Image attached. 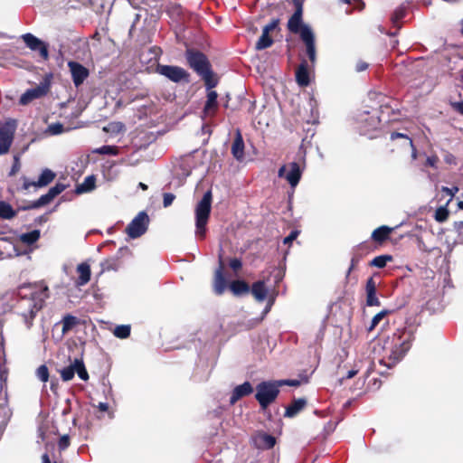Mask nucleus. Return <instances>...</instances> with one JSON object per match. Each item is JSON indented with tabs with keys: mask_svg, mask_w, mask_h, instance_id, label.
I'll list each match as a JSON object with an SVG mask.
<instances>
[{
	"mask_svg": "<svg viewBox=\"0 0 463 463\" xmlns=\"http://www.w3.org/2000/svg\"><path fill=\"white\" fill-rule=\"evenodd\" d=\"M16 313L23 318L25 326H33L37 313L44 307L49 298V288L37 284H23L17 288Z\"/></svg>",
	"mask_w": 463,
	"mask_h": 463,
	"instance_id": "nucleus-1",
	"label": "nucleus"
},
{
	"mask_svg": "<svg viewBox=\"0 0 463 463\" xmlns=\"http://www.w3.org/2000/svg\"><path fill=\"white\" fill-rule=\"evenodd\" d=\"M414 339V333L411 329L407 327L397 328L392 335H388L384 339L383 349L385 355L380 363L384 364L389 368L395 365L411 349Z\"/></svg>",
	"mask_w": 463,
	"mask_h": 463,
	"instance_id": "nucleus-2",
	"label": "nucleus"
},
{
	"mask_svg": "<svg viewBox=\"0 0 463 463\" xmlns=\"http://www.w3.org/2000/svg\"><path fill=\"white\" fill-rule=\"evenodd\" d=\"M212 200L213 194L209 190L203 194V198L195 207L196 235L200 239H204L206 235V225L212 210Z\"/></svg>",
	"mask_w": 463,
	"mask_h": 463,
	"instance_id": "nucleus-3",
	"label": "nucleus"
},
{
	"mask_svg": "<svg viewBox=\"0 0 463 463\" xmlns=\"http://www.w3.org/2000/svg\"><path fill=\"white\" fill-rule=\"evenodd\" d=\"M279 384L276 381H263L256 386L255 399L262 411L276 401L279 394Z\"/></svg>",
	"mask_w": 463,
	"mask_h": 463,
	"instance_id": "nucleus-4",
	"label": "nucleus"
},
{
	"mask_svg": "<svg viewBox=\"0 0 463 463\" xmlns=\"http://www.w3.org/2000/svg\"><path fill=\"white\" fill-rule=\"evenodd\" d=\"M16 120L9 118L0 122V155H5L13 144L16 130Z\"/></svg>",
	"mask_w": 463,
	"mask_h": 463,
	"instance_id": "nucleus-5",
	"label": "nucleus"
},
{
	"mask_svg": "<svg viewBox=\"0 0 463 463\" xmlns=\"http://www.w3.org/2000/svg\"><path fill=\"white\" fill-rule=\"evenodd\" d=\"M295 11L288 21V30L294 33L299 34L300 38L305 28H310L303 23V0H292Z\"/></svg>",
	"mask_w": 463,
	"mask_h": 463,
	"instance_id": "nucleus-6",
	"label": "nucleus"
},
{
	"mask_svg": "<svg viewBox=\"0 0 463 463\" xmlns=\"http://www.w3.org/2000/svg\"><path fill=\"white\" fill-rule=\"evenodd\" d=\"M185 57L190 68L198 75L212 68L207 56L200 51L189 49L185 52Z\"/></svg>",
	"mask_w": 463,
	"mask_h": 463,
	"instance_id": "nucleus-7",
	"label": "nucleus"
},
{
	"mask_svg": "<svg viewBox=\"0 0 463 463\" xmlns=\"http://www.w3.org/2000/svg\"><path fill=\"white\" fill-rule=\"evenodd\" d=\"M149 217L145 211L139 212L126 228V233L131 239L142 236L148 228Z\"/></svg>",
	"mask_w": 463,
	"mask_h": 463,
	"instance_id": "nucleus-8",
	"label": "nucleus"
},
{
	"mask_svg": "<svg viewBox=\"0 0 463 463\" xmlns=\"http://www.w3.org/2000/svg\"><path fill=\"white\" fill-rule=\"evenodd\" d=\"M67 188V185L57 183L54 186L49 189V191L43 194L38 200L32 202L31 203L27 205L21 206L19 209L22 211H27L31 209H37L41 208L43 206H45L49 204L52 200L61 194L65 189Z\"/></svg>",
	"mask_w": 463,
	"mask_h": 463,
	"instance_id": "nucleus-9",
	"label": "nucleus"
},
{
	"mask_svg": "<svg viewBox=\"0 0 463 463\" xmlns=\"http://www.w3.org/2000/svg\"><path fill=\"white\" fill-rule=\"evenodd\" d=\"M157 72L173 82H185L190 81V74L184 69L174 65H161L159 64L156 69Z\"/></svg>",
	"mask_w": 463,
	"mask_h": 463,
	"instance_id": "nucleus-10",
	"label": "nucleus"
},
{
	"mask_svg": "<svg viewBox=\"0 0 463 463\" xmlns=\"http://www.w3.org/2000/svg\"><path fill=\"white\" fill-rule=\"evenodd\" d=\"M278 174L279 177L285 178L291 187H295L300 181L302 170L298 163L291 162L282 165Z\"/></svg>",
	"mask_w": 463,
	"mask_h": 463,
	"instance_id": "nucleus-11",
	"label": "nucleus"
},
{
	"mask_svg": "<svg viewBox=\"0 0 463 463\" xmlns=\"http://www.w3.org/2000/svg\"><path fill=\"white\" fill-rule=\"evenodd\" d=\"M372 250V245L367 241L359 243L353 249L350 266L345 275L346 279L349 278L351 272L357 268L359 262L363 260V258L369 254Z\"/></svg>",
	"mask_w": 463,
	"mask_h": 463,
	"instance_id": "nucleus-12",
	"label": "nucleus"
},
{
	"mask_svg": "<svg viewBox=\"0 0 463 463\" xmlns=\"http://www.w3.org/2000/svg\"><path fill=\"white\" fill-rule=\"evenodd\" d=\"M380 119L377 116L370 115L369 112H364L359 116V129L363 135L373 137L372 133L379 128Z\"/></svg>",
	"mask_w": 463,
	"mask_h": 463,
	"instance_id": "nucleus-13",
	"label": "nucleus"
},
{
	"mask_svg": "<svg viewBox=\"0 0 463 463\" xmlns=\"http://www.w3.org/2000/svg\"><path fill=\"white\" fill-rule=\"evenodd\" d=\"M25 45L34 52H39L40 56L44 60L49 59L48 44L32 33H25L22 36Z\"/></svg>",
	"mask_w": 463,
	"mask_h": 463,
	"instance_id": "nucleus-14",
	"label": "nucleus"
},
{
	"mask_svg": "<svg viewBox=\"0 0 463 463\" xmlns=\"http://www.w3.org/2000/svg\"><path fill=\"white\" fill-rule=\"evenodd\" d=\"M56 177V174L49 169L45 168L43 170L37 181H30L25 176L23 177L24 183L22 188L24 190H28L31 186L34 187H45L50 184Z\"/></svg>",
	"mask_w": 463,
	"mask_h": 463,
	"instance_id": "nucleus-15",
	"label": "nucleus"
},
{
	"mask_svg": "<svg viewBox=\"0 0 463 463\" xmlns=\"http://www.w3.org/2000/svg\"><path fill=\"white\" fill-rule=\"evenodd\" d=\"M213 288L217 296L222 295L227 288V280L224 275V264L222 255L219 256V267L214 271Z\"/></svg>",
	"mask_w": 463,
	"mask_h": 463,
	"instance_id": "nucleus-16",
	"label": "nucleus"
},
{
	"mask_svg": "<svg viewBox=\"0 0 463 463\" xmlns=\"http://www.w3.org/2000/svg\"><path fill=\"white\" fill-rule=\"evenodd\" d=\"M49 92V84H41L35 88L27 90L19 99V104L25 106L36 99L45 96Z\"/></svg>",
	"mask_w": 463,
	"mask_h": 463,
	"instance_id": "nucleus-17",
	"label": "nucleus"
},
{
	"mask_svg": "<svg viewBox=\"0 0 463 463\" xmlns=\"http://www.w3.org/2000/svg\"><path fill=\"white\" fill-rule=\"evenodd\" d=\"M68 67L71 74L72 81L76 87L80 86L90 75L89 70L78 61H69Z\"/></svg>",
	"mask_w": 463,
	"mask_h": 463,
	"instance_id": "nucleus-18",
	"label": "nucleus"
},
{
	"mask_svg": "<svg viewBox=\"0 0 463 463\" xmlns=\"http://www.w3.org/2000/svg\"><path fill=\"white\" fill-rule=\"evenodd\" d=\"M252 442L254 447L259 449H270L276 445V438L270 434L260 430L252 436Z\"/></svg>",
	"mask_w": 463,
	"mask_h": 463,
	"instance_id": "nucleus-19",
	"label": "nucleus"
},
{
	"mask_svg": "<svg viewBox=\"0 0 463 463\" xmlns=\"http://www.w3.org/2000/svg\"><path fill=\"white\" fill-rule=\"evenodd\" d=\"M301 40L305 43L306 52L308 56L309 61L312 64H314L317 61V51H316V43H315V35L311 30V28H305L302 33Z\"/></svg>",
	"mask_w": 463,
	"mask_h": 463,
	"instance_id": "nucleus-20",
	"label": "nucleus"
},
{
	"mask_svg": "<svg viewBox=\"0 0 463 463\" xmlns=\"http://www.w3.org/2000/svg\"><path fill=\"white\" fill-rule=\"evenodd\" d=\"M391 141L394 142L397 139L402 140L401 146L405 149H411V158L412 160L417 159L418 156V151L413 144L412 139L406 134L399 133V132H392L390 137Z\"/></svg>",
	"mask_w": 463,
	"mask_h": 463,
	"instance_id": "nucleus-21",
	"label": "nucleus"
},
{
	"mask_svg": "<svg viewBox=\"0 0 463 463\" xmlns=\"http://www.w3.org/2000/svg\"><path fill=\"white\" fill-rule=\"evenodd\" d=\"M296 81L300 87H307L310 83L308 64L306 60H302L296 70Z\"/></svg>",
	"mask_w": 463,
	"mask_h": 463,
	"instance_id": "nucleus-22",
	"label": "nucleus"
},
{
	"mask_svg": "<svg viewBox=\"0 0 463 463\" xmlns=\"http://www.w3.org/2000/svg\"><path fill=\"white\" fill-rule=\"evenodd\" d=\"M252 392L253 388L250 382H245L242 384L237 385L232 392L230 402L234 404L237 401L244 396L250 395Z\"/></svg>",
	"mask_w": 463,
	"mask_h": 463,
	"instance_id": "nucleus-23",
	"label": "nucleus"
},
{
	"mask_svg": "<svg viewBox=\"0 0 463 463\" xmlns=\"http://www.w3.org/2000/svg\"><path fill=\"white\" fill-rule=\"evenodd\" d=\"M232 154L238 161H242L244 158V141L240 130H237L235 137L232 145Z\"/></svg>",
	"mask_w": 463,
	"mask_h": 463,
	"instance_id": "nucleus-24",
	"label": "nucleus"
},
{
	"mask_svg": "<svg viewBox=\"0 0 463 463\" xmlns=\"http://www.w3.org/2000/svg\"><path fill=\"white\" fill-rule=\"evenodd\" d=\"M393 229L385 225L376 228L371 235L373 241L378 245H383L387 240H389L391 233Z\"/></svg>",
	"mask_w": 463,
	"mask_h": 463,
	"instance_id": "nucleus-25",
	"label": "nucleus"
},
{
	"mask_svg": "<svg viewBox=\"0 0 463 463\" xmlns=\"http://www.w3.org/2000/svg\"><path fill=\"white\" fill-rule=\"evenodd\" d=\"M78 279L75 281L77 287L84 286L90 280L91 270L87 262H82L77 266Z\"/></svg>",
	"mask_w": 463,
	"mask_h": 463,
	"instance_id": "nucleus-26",
	"label": "nucleus"
},
{
	"mask_svg": "<svg viewBox=\"0 0 463 463\" xmlns=\"http://www.w3.org/2000/svg\"><path fill=\"white\" fill-rule=\"evenodd\" d=\"M250 292L252 294L254 298L259 302H263L268 295V289L265 286V280L260 279L254 282L251 287H250Z\"/></svg>",
	"mask_w": 463,
	"mask_h": 463,
	"instance_id": "nucleus-27",
	"label": "nucleus"
},
{
	"mask_svg": "<svg viewBox=\"0 0 463 463\" xmlns=\"http://www.w3.org/2000/svg\"><path fill=\"white\" fill-rule=\"evenodd\" d=\"M218 94L215 90H210L207 93V100L203 107V112L207 116H213L215 114L218 109V101H217Z\"/></svg>",
	"mask_w": 463,
	"mask_h": 463,
	"instance_id": "nucleus-28",
	"label": "nucleus"
},
{
	"mask_svg": "<svg viewBox=\"0 0 463 463\" xmlns=\"http://www.w3.org/2000/svg\"><path fill=\"white\" fill-rule=\"evenodd\" d=\"M307 405V400L304 398L294 399L286 408L285 417L293 418Z\"/></svg>",
	"mask_w": 463,
	"mask_h": 463,
	"instance_id": "nucleus-29",
	"label": "nucleus"
},
{
	"mask_svg": "<svg viewBox=\"0 0 463 463\" xmlns=\"http://www.w3.org/2000/svg\"><path fill=\"white\" fill-rule=\"evenodd\" d=\"M229 288L234 296H242L250 293V285L242 279H236L231 282Z\"/></svg>",
	"mask_w": 463,
	"mask_h": 463,
	"instance_id": "nucleus-30",
	"label": "nucleus"
},
{
	"mask_svg": "<svg viewBox=\"0 0 463 463\" xmlns=\"http://www.w3.org/2000/svg\"><path fill=\"white\" fill-rule=\"evenodd\" d=\"M61 323L62 324L61 327V333L62 335L68 334L70 331H71L75 326L80 324V318H78L75 316H72L71 314H66Z\"/></svg>",
	"mask_w": 463,
	"mask_h": 463,
	"instance_id": "nucleus-31",
	"label": "nucleus"
},
{
	"mask_svg": "<svg viewBox=\"0 0 463 463\" xmlns=\"http://www.w3.org/2000/svg\"><path fill=\"white\" fill-rule=\"evenodd\" d=\"M16 211L13 209L10 203L0 201V218L4 220H11L16 216Z\"/></svg>",
	"mask_w": 463,
	"mask_h": 463,
	"instance_id": "nucleus-32",
	"label": "nucleus"
},
{
	"mask_svg": "<svg viewBox=\"0 0 463 463\" xmlns=\"http://www.w3.org/2000/svg\"><path fill=\"white\" fill-rule=\"evenodd\" d=\"M274 41L269 35V33L262 30V34L259 38L256 43L255 49L258 51H261L270 47L273 44Z\"/></svg>",
	"mask_w": 463,
	"mask_h": 463,
	"instance_id": "nucleus-33",
	"label": "nucleus"
},
{
	"mask_svg": "<svg viewBox=\"0 0 463 463\" xmlns=\"http://www.w3.org/2000/svg\"><path fill=\"white\" fill-rule=\"evenodd\" d=\"M95 182L96 179L94 175L85 177L83 183L77 186L76 193L82 194L93 190L95 188Z\"/></svg>",
	"mask_w": 463,
	"mask_h": 463,
	"instance_id": "nucleus-34",
	"label": "nucleus"
},
{
	"mask_svg": "<svg viewBox=\"0 0 463 463\" xmlns=\"http://www.w3.org/2000/svg\"><path fill=\"white\" fill-rule=\"evenodd\" d=\"M40 235L39 230H33L30 232L21 234L20 241L27 245H32L40 239Z\"/></svg>",
	"mask_w": 463,
	"mask_h": 463,
	"instance_id": "nucleus-35",
	"label": "nucleus"
},
{
	"mask_svg": "<svg viewBox=\"0 0 463 463\" xmlns=\"http://www.w3.org/2000/svg\"><path fill=\"white\" fill-rule=\"evenodd\" d=\"M199 76H201L204 80L205 87L208 90L214 88L218 83V80L214 77L212 68L207 70L205 72H203V74H200Z\"/></svg>",
	"mask_w": 463,
	"mask_h": 463,
	"instance_id": "nucleus-36",
	"label": "nucleus"
},
{
	"mask_svg": "<svg viewBox=\"0 0 463 463\" xmlns=\"http://www.w3.org/2000/svg\"><path fill=\"white\" fill-rule=\"evenodd\" d=\"M74 372L78 374V376L83 380H89V373L86 370L85 364L81 359L75 358L74 359Z\"/></svg>",
	"mask_w": 463,
	"mask_h": 463,
	"instance_id": "nucleus-37",
	"label": "nucleus"
},
{
	"mask_svg": "<svg viewBox=\"0 0 463 463\" xmlns=\"http://www.w3.org/2000/svg\"><path fill=\"white\" fill-rule=\"evenodd\" d=\"M392 255H379L375 258H373L369 265L371 267H376V268H379V269H383L386 266L387 262L388 261H392Z\"/></svg>",
	"mask_w": 463,
	"mask_h": 463,
	"instance_id": "nucleus-38",
	"label": "nucleus"
},
{
	"mask_svg": "<svg viewBox=\"0 0 463 463\" xmlns=\"http://www.w3.org/2000/svg\"><path fill=\"white\" fill-rule=\"evenodd\" d=\"M118 260L115 258L104 260L101 266V273L105 271L117 270L118 269Z\"/></svg>",
	"mask_w": 463,
	"mask_h": 463,
	"instance_id": "nucleus-39",
	"label": "nucleus"
},
{
	"mask_svg": "<svg viewBox=\"0 0 463 463\" xmlns=\"http://www.w3.org/2000/svg\"><path fill=\"white\" fill-rule=\"evenodd\" d=\"M392 311L391 310H387V309H384V310H382L381 312L377 313L372 319L371 321V325L370 326L368 327V331H372L379 324L380 322L384 319L386 317L387 315L391 314Z\"/></svg>",
	"mask_w": 463,
	"mask_h": 463,
	"instance_id": "nucleus-40",
	"label": "nucleus"
},
{
	"mask_svg": "<svg viewBox=\"0 0 463 463\" xmlns=\"http://www.w3.org/2000/svg\"><path fill=\"white\" fill-rule=\"evenodd\" d=\"M130 326L121 325L115 327L114 335L120 339H125L130 335Z\"/></svg>",
	"mask_w": 463,
	"mask_h": 463,
	"instance_id": "nucleus-41",
	"label": "nucleus"
},
{
	"mask_svg": "<svg viewBox=\"0 0 463 463\" xmlns=\"http://www.w3.org/2000/svg\"><path fill=\"white\" fill-rule=\"evenodd\" d=\"M95 153L99 155H109V156H117L119 153L118 147L116 146H102L97 148Z\"/></svg>",
	"mask_w": 463,
	"mask_h": 463,
	"instance_id": "nucleus-42",
	"label": "nucleus"
},
{
	"mask_svg": "<svg viewBox=\"0 0 463 463\" xmlns=\"http://www.w3.org/2000/svg\"><path fill=\"white\" fill-rule=\"evenodd\" d=\"M60 373H61V377L62 381H64V382H68V381H71V379H73V377L75 375L74 362L72 364H71L69 366L61 369L60 371Z\"/></svg>",
	"mask_w": 463,
	"mask_h": 463,
	"instance_id": "nucleus-43",
	"label": "nucleus"
},
{
	"mask_svg": "<svg viewBox=\"0 0 463 463\" xmlns=\"http://www.w3.org/2000/svg\"><path fill=\"white\" fill-rule=\"evenodd\" d=\"M449 216V212L446 206L439 207L436 212L434 218L438 222H444L448 220Z\"/></svg>",
	"mask_w": 463,
	"mask_h": 463,
	"instance_id": "nucleus-44",
	"label": "nucleus"
},
{
	"mask_svg": "<svg viewBox=\"0 0 463 463\" xmlns=\"http://www.w3.org/2000/svg\"><path fill=\"white\" fill-rule=\"evenodd\" d=\"M37 377L43 382L46 383L49 380V369L45 364L40 365L36 370Z\"/></svg>",
	"mask_w": 463,
	"mask_h": 463,
	"instance_id": "nucleus-45",
	"label": "nucleus"
},
{
	"mask_svg": "<svg viewBox=\"0 0 463 463\" xmlns=\"http://www.w3.org/2000/svg\"><path fill=\"white\" fill-rule=\"evenodd\" d=\"M63 131L64 126L60 122L52 123L49 125L47 128V133H49L50 135H59L61 134Z\"/></svg>",
	"mask_w": 463,
	"mask_h": 463,
	"instance_id": "nucleus-46",
	"label": "nucleus"
},
{
	"mask_svg": "<svg viewBox=\"0 0 463 463\" xmlns=\"http://www.w3.org/2000/svg\"><path fill=\"white\" fill-rule=\"evenodd\" d=\"M366 305L369 307H379L381 305L376 291L366 293Z\"/></svg>",
	"mask_w": 463,
	"mask_h": 463,
	"instance_id": "nucleus-47",
	"label": "nucleus"
},
{
	"mask_svg": "<svg viewBox=\"0 0 463 463\" xmlns=\"http://www.w3.org/2000/svg\"><path fill=\"white\" fill-rule=\"evenodd\" d=\"M20 168H21L20 157H19V156H14V162H13L11 170L9 172V176L15 175L20 171Z\"/></svg>",
	"mask_w": 463,
	"mask_h": 463,
	"instance_id": "nucleus-48",
	"label": "nucleus"
},
{
	"mask_svg": "<svg viewBox=\"0 0 463 463\" xmlns=\"http://www.w3.org/2000/svg\"><path fill=\"white\" fill-rule=\"evenodd\" d=\"M449 104L454 111L463 116V100L455 101L452 100V97H450Z\"/></svg>",
	"mask_w": 463,
	"mask_h": 463,
	"instance_id": "nucleus-49",
	"label": "nucleus"
},
{
	"mask_svg": "<svg viewBox=\"0 0 463 463\" xmlns=\"http://www.w3.org/2000/svg\"><path fill=\"white\" fill-rule=\"evenodd\" d=\"M175 199V195L172 193H165L163 194V205L165 208L169 207Z\"/></svg>",
	"mask_w": 463,
	"mask_h": 463,
	"instance_id": "nucleus-50",
	"label": "nucleus"
},
{
	"mask_svg": "<svg viewBox=\"0 0 463 463\" xmlns=\"http://www.w3.org/2000/svg\"><path fill=\"white\" fill-rule=\"evenodd\" d=\"M71 444L70 437L68 435H63L60 438L58 441V447L60 450L66 449Z\"/></svg>",
	"mask_w": 463,
	"mask_h": 463,
	"instance_id": "nucleus-51",
	"label": "nucleus"
},
{
	"mask_svg": "<svg viewBox=\"0 0 463 463\" xmlns=\"http://www.w3.org/2000/svg\"><path fill=\"white\" fill-rule=\"evenodd\" d=\"M279 22L280 21L279 18L272 19L270 23H269L263 27V31L269 33L271 31L279 28Z\"/></svg>",
	"mask_w": 463,
	"mask_h": 463,
	"instance_id": "nucleus-52",
	"label": "nucleus"
},
{
	"mask_svg": "<svg viewBox=\"0 0 463 463\" xmlns=\"http://www.w3.org/2000/svg\"><path fill=\"white\" fill-rule=\"evenodd\" d=\"M229 266H230V268H231L233 271L237 272V271H239L240 269H241V268H242V262H241V260L240 259H238V258H233V259H232V260H230V262H229Z\"/></svg>",
	"mask_w": 463,
	"mask_h": 463,
	"instance_id": "nucleus-53",
	"label": "nucleus"
},
{
	"mask_svg": "<svg viewBox=\"0 0 463 463\" xmlns=\"http://www.w3.org/2000/svg\"><path fill=\"white\" fill-rule=\"evenodd\" d=\"M298 234H299L298 231H297V230L291 231V232L287 237L284 238L283 243L284 244H291L292 241L297 239Z\"/></svg>",
	"mask_w": 463,
	"mask_h": 463,
	"instance_id": "nucleus-54",
	"label": "nucleus"
},
{
	"mask_svg": "<svg viewBox=\"0 0 463 463\" xmlns=\"http://www.w3.org/2000/svg\"><path fill=\"white\" fill-rule=\"evenodd\" d=\"M365 291L368 292H373L376 291V282L374 281L373 277H370L365 285Z\"/></svg>",
	"mask_w": 463,
	"mask_h": 463,
	"instance_id": "nucleus-55",
	"label": "nucleus"
},
{
	"mask_svg": "<svg viewBox=\"0 0 463 463\" xmlns=\"http://www.w3.org/2000/svg\"><path fill=\"white\" fill-rule=\"evenodd\" d=\"M438 162H439V157L437 156H430L427 157L425 165L430 166L433 168H437Z\"/></svg>",
	"mask_w": 463,
	"mask_h": 463,
	"instance_id": "nucleus-56",
	"label": "nucleus"
},
{
	"mask_svg": "<svg viewBox=\"0 0 463 463\" xmlns=\"http://www.w3.org/2000/svg\"><path fill=\"white\" fill-rule=\"evenodd\" d=\"M278 383L279 384V386H282V385H288V386H299L300 385V381L298 380H282V381H278Z\"/></svg>",
	"mask_w": 463,
	"mask_h": 463,
	"instance_id": "nucleus-57",
	"label": "nucleus"
},
{
	"mask_svg": "<svg viewBox=\"0 0 463 463\" xmlns=\"http://www.w3.org/2000/svg\"><path fill=\"white\" fill-rule=\"evenodd\" d=\"M368 63L363 61H360L356 63L355 70L358 72L364 71L368 68Z\"/></svg>",
	"mask_w": 463,
	"mask_h": 463,
	"instance_id": "nucleus-58",
	"label": "nucleus"
},
{
	"mask_svg": "<svg viewBox=\"0 0 463 463\" xmlns=\"http://www.w3.org/2000/svg\"><path fill=\"white\" fill-rule=\"evenodd\" d=\"M98 408L100 411H108L109 404L107 402H99Z\"/></svg>",
	"mask_w": 463,
	"mask_h": 463,
	"instance_id": "nucleus-59",
	"label": "nucleus"
},
{
	"mask_svg": "<svg viewBox=\"0 0 463 463\" xmlns=\"http://www.w3.org/2000/svg\"><path fill=\"white\" fill-rule=\"evenodd\" d=\"M128 1L134 8H138L139 5H141L143 3V0H128Z\"/></svg>",
	"mask_w": 463,
	"mask_h": 463,
	"instance_id": "nucleus-60",
	"label": "nucleus"
},
{
	"mask_svg": "<svg viewBox=\"0 0 463 463\" xmlns=\"http://www.w3.org/2000/svg\"><path fill=\"white\" fill-rule=\"evenodd\" d=\"M394 15L396 20L402 19L404 16V12L402 10L395 11Z\"/></svg>",
	"mask_w": 463,
	"mask_h": 463,
	"instance_id": "nucleus-61",
	"label": "nucleus"
},
{
	"mask_svg": "<svg viewBox=\"0 0 463 463\" xmlns=\"http://www.w3.org/2000/svg\"><path fill=\"white\" fill-rule=\"evenodd\" d=\"M42 460H43V463H52L51 459H50V457L47 453H44L43 456H42Z\"/></svg>",
	"mask_w": 463,
	"mask_h": 463,
	"instance_id": "nucleus-62",
	"label": "nucleus"
},
{
	"mask_svg": "<svg viewBox=\"0 0 463 463\" xmlns=\"http://www.w3.org/2000/svg\"><path fill=\"white\" fill-rule=\"evenodd\" d=\"M356 373H357V371H355V370H350V371L347 373L346 378H347V379H350V378L354 377V375H356Z\"/></svg>",
	"mask_w": 463,
	"mask_h": 463,
	"instance_id": "nucleus-63",
	"label": "nucleus"
},
{
	"mask_svg": "<svg viewBox=\"0 0 463 463\" xmlns=\"http://www.w3.org/2000/svg\"><path fill=\"white\" fill-rule=\"evenodd\" d=\"M456 91L458 92L459 98H461V91H463V88L460 86H457Z\"/></svg>",
	"mask_w": 463,
	"mask_h": 463,
	"instance_id": "nucleus-64",
	"label": "nucleus"
}]
</instances>
